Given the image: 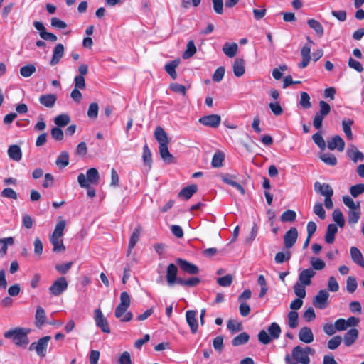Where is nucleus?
<instances>
[{
    "label": "nucleus",
    "instance_id": "nucleus-1",
    "mask_svg": "<svg viewBox=\"0 0 364 364\" xmlns=\"http://www.w3.org/2000/svg\"><path fill=\"white\" fill-rule=\"evenodd\" d=\"M314 350L309 346L304 348L296 346L292 349L291 356L287 354L284 360L287 364H309V355H314Z\"/></svg>",
    "mask_w": 364,
    "mask_h": 364
},
{
    "label": "nucleus",
    "instance_id": "nucleus-2",
    "mask_svg": "<svg viewBox=\"0 0 364 364\" xmlns=\"http://www.w3.org/2000/svg\"><path fill=\"white\" fill-rule=\"evenodd\" d=\"M154 136L159 144V153L163 161L167 164L173 163L174 156L168 151V139L164 129L161 127H157L154 132Z\"/></svg>",
    "mask_w": 364,
    "mask_h": 364
},
{
    "label": "nucleus",
    "instance_id": "nucleus-3",
    "mask_svg": "<svg viewBox=\"0 0 364 364\" xmlns=\"http://www.w3.org/2000/svg\"><path fill=\"white\" fill-rule=\"evenodd\" d=\"M30 331V329L18 327L4 332V336L6 338L11 339L16 346L26 348L29 343L28 334Z\"/></svg>",
    "mask_w": 364,
    "mask_h": 364
},
{
    "label": "nucleus",
    "instance_id": "nucleus-4",
    "mask_svg": "<svg viewBox=\"0 0 364 364\" xmlns=\"http://www.w3.org/2000/svg\"><path fill=\"white\" fill-rule=\"evenodd\" d=\"M281 328L278 323L273 322L267 328V331L262 330L258 333L259 341L264 344H269L272 340L278 339L281 334Z\"/></svg>",
    "mask_w": 364,
    "mask_h": 364
},
{
    "label": "nucleus",
    "instance_id": "nucleus-5",
    "mask_svg": "<svg viewBox=\"0 0 364 364\" xmlns=\"http://www.w3.org/2000/svg\"><path fill=\"white\" fill-rule=\"evenodd\" d=\"M99 173L95 168H89L86 172V176L80 173L77 176V181L82 188H89L90 183H97L99 180Z\"/></svg>",
    "mask_w": 364,
    "mask_h": 364
},
{
    "label": "nucleus",
    "instance_id": "nucleus-6",
    "mask_svg": "<svg viewBox=\"0 0 364 364\" xmlns=\"http://www.w3.org/2000/svg\"><path fill=\"white\" fill-rule=\"evenodd\" d=\"M50 336H44L40 338L37 342L32 343L29 346L30 350H36L38 355L45 357L48 342L50 340Z\"/></svg>",
    "mask_w": 364,
    "mask_h": 364
},
{
    "label": "nucleus",
    "instance_id": "nucleus-7",
    "mask_svg": "<svg viewBox=\"0 0 364 364\" xmlns=\"http://www.w3.org/2000/svg\"><path fill=\"white\" fill-rule=\"evenodd\" d=\"M68 282L64 277H60L57 279L53 284L49 287V293L52 296H59L64 292L68 288Z\"/></svg>",
    "mask_w": 364,
    "mask_h": 364
},
{
    "label": "nucleus",
    "instance_id": "nucleus-8",
    "mask_svg": "<svg viewBox=\"0 0 364 364\" xmlns=\"http://www.w3.org/2000/svg\"><path fill=\"white\" fill-rule=\"evenodd\" d=\"M329 293L326 289H321L313 299V304L319 309H324L328 306Z\"/></svg>",
    "mask_w": 364,
    "mask_h": 364
},
{
    "label": "nucleus",
    "instance_id": "nucleus-9",
    "mask_svg": "<svg viewBox=\"0 0 364 364\" xmlns=\"http://www.w3.org/2000/svg\"><path fill=\"white\" fill-rule=\"evenodd\" d=\"M95 321L96 326L100 328L102 332L106 333H110V328L107 318L104 316L100 309H95L94 311Z\"/></svg>",
    "mask_w": 364,
    "mask_h": 364
},
{
    "label": "nucleus",
    "instance_id": "nucleus-10",
    "mask_svg": "<svg viewBox=\"0 0 364 364\" xmlns=\"http://www.w3.org/2000/svg\"><path fill=\"white\" fill-rule=\"evenodd\" d=\"M298 238V231L294 227L291 228L284 235V246L287 249L291 248Z\"/></svg>",
    "mask_w": 364,
    "mask_h": 364
},
{
    "label": "nucleus",
    "instance_id": "nucleus-11",
    "mask_svg": "<svg viewBox=\"0 0 364 364\" xmlns=\"http://www.w3.org/2000/svg\"><path fill=\"white\" fill-rule=\"evenodd\" d=\"M221 118L218 114L204 116L199 119V122L204 126L215 128L220 124Z\"/></svg>",
    "mask_w": 364,
    "mask_h": 364
},
{
    "label": "nucleus",
    "instance_id": "nucleus-12",
    "mask_svg": "<svg viewBox=\"0 0 364 364\" xmlns=\"http://www.w3.org/2000/svg\"><path fill=\"white\" fill-rule=\"evenodd\" d=\"M128 308L117 306L115 309L114 315L115 317L119 318L122 322H128L133 318V314L131 311H127Z\"/></svg>",
    "mask_w": 364,
    "mask_h": 364
},
{
    "label": "nucleus",
    "instance_id": "nucleus-13",
    "mask_svg": "<svg viewBox=\"0 0 364 364\" xmlns=\"http://www.w3.org/2000/svg\"><path fill=\"white\" fill-rule=\"evenodd\" d=\"M176 263L178 264L180 268L183 272H185L188 274H196L199 272V269L196 265H195L185 259L178 258L176 259Z\"/></svg>",
    "mask_w": 364,
    "mask_h": 364
},
{
    "label": "nucleus",
    "instance_id": "nucleus-14",
    "mask_svg": "<svg viewBox=\"0 0 364 364\" xmlns=\"http://www.w3.org/2000/svg\"><path fill=\"white\" fill-rule=\"evenodd\" d=\"M327 146L330 150L337 149L341 152L344 150L345 141L339 135H335L328 141Z\"/></svg>",
    "mask_w": 364,
    "mask_h": 364
},
{
    "label": "nucleus",
    "instance_id": "nucleus-15",
    "mask_svg": "<svg viewBox=\"0 0 364 364\" xmlns=\"http://www.w3.org/2000/svg\"><path fill=\"white\" fill-rule=\"evenodd\" d=\"M178 269L174 264H170L166 270V281L168 286L172 287L175 284H178V278L177 277Z\"/></svg>",
    "mask_w": 364,
    "mask_h": 364
},
{
    "label": "nucleus",
    "instance_id": "nucleus-16",
    "mask_svg": "<svg viewBox=\"0 0 364 364\" xmlns=\"http://www.w3.org/2000/svg\"><path fill=\"white\" fill-rule=\"evenodd\" d=\"M316 275V272L312 269H306L302 270L299 274L298 282L309 286L311 284V278Z\"/></svg>",
    "mask_w": 364,
    "mask_h": 364
},
{
    "label": "nucleus",
    "instance_id": "nucleus-17",
    "mask_svg": "<svg viewBox=\"0 0 364 364\" xmlns=\"http://www.w3.org/2000/svg\"><path fill=\"white\" fill-rule=\"evenodd\" d=\"M196 311L194 310H188L186 312V319L188 324L192 333H196L198 331V321L196 318Z\"/></svg>",
    "mask_w": 364,
    "mask_h": 364
},
{
    "label": "nucleus",
    "instance_id": "nucleus-18",
    "mask_svg": "<svg viewBox=\"0 0 364 364\" xmlns=\"http://www.w3.org/2000/svg\"><path fill=\"white\" fill-rule=\"evenodd\" d=\"M301 55L302 60L298 64V66L301 69H304L308 66L311 60V46L309 44H306L301 50Z\"/></svg>",
    "mask_w": 364,
    "mask_h": 364
},
{
    "label": "nucleus",
    "instance_id": "nucleus-19",
    "mask_svg": "<svg viewBox=\"0 0 364 364\" xmlns=\"http://www.w3.org/2000/svg\"><path fill=\"white\" fill-rule=\"evenodd\" d=\"M141 232V227L138 225L136 227L130 236L128 245L127 256L131 254L132 250L139 242Z\"/></svg>",
    "mask_w": 364,
    "mask_h": 364
},
{
    "label": "nucleus",
    "instance_id": "nucleus-20",
    "mask_svg": "<svg viewBox=\"0 0 364 364\" xmlns=\"http://www.w3.org/2000/svg\"><path fill=\"white\" fill-rule=\"evenodd\" d=\"M347 156L352 160L354 163H357L358 161L364 160V154L360 151L358 148L351 145L346 151Z\"/></svg>",
    "mask_w": 364,
    "mask_h": 364
},
{
    "label": "nucleus",
    "instance_id": "nucleus-21",
    "mask_svg": "<svg viewBox=\"0 0 364 364\" xmlns=\"http://www.w3.org/2000/svg\"><path fill=\"white\" fill-rule=\"evenodd\" d=\"M359 335L358 330L356 328H351L348 330L343 336V342L348 347L351 346L358 339Z\"/></svg>",
    "mask_w": 364,
    "mask_h": 364
},
{
    "label": "nucleus",
    "instance_id": "nucleus-22",
    "mask_svg": "<svg viewBox=\"0 0 364 364\" xmlns=\"http://www.w3.org/2000/svg\"><path fill=\"white\" fill-rule=\"evenodd\" d=\"M299 340L304 343L314 341V334L309 327H302L299 332Z\"/></svg>",
    "mask_w": 364,
    "mask_h": 364
},
{
    "label": "nucleus",
    "instance_id": "nucleus-23",
    "mask_svg": "<svg viewBox=\"0 0 364 364\" xmlns=\"http://www.w3.org/2000/svg\"><path fill=\"white\" fill-rule=\"evenodd\" d=\"M46 323V314L43 308L38 306L36 308L35 314V325L37 328H41Z\"/></svg>",
    "mask_w": 364,
    "mask_h": 364
},
{
    "label": "nucleus",
    "instance_id": "nucleus-24",
    "mask_svg": "<svg viewBox=\"0 0 364 364\" xmlns=\"http://www.w3.org/2000/svg\"><path fill=\"white\" fill-rule=\"evenodd\" d=\"M64 55V46L61 43L55 46L53 50V56L50 62V65H57Z\"/></svg>",
    "mask_w": 364,
    "mask_h": 364
},
{
    "label": "nucleus",
    "instance_id": "nucleus-25",
    "mask_svg": "<svg viewBox=\"0 0 364 364\" xmlns=\"http://www.w3.org/2000/svg\"><path fill=\"white\" fill-rule=\"evenodd\" d=\"M314 191L320 195L326 197V193L328 194H333V190L328 183H321L318 181L314 183Z\"/></svg>",
    "mask_w": 364,
    "mask_h": 364
},
{
    "label": "nucleus",
    "instance_id": "nucleus-26",
    "mask_svg": "<svg viewBox=\"0 0 364 364\" xmlns=\"http://www.w3.org/2000/svg\"><path fill=\"white\" fill-rule=\"evenodd\" d=\"M9 157L15 161H19L22 158V151L19 146L13 144L8 148Z\"/></svg>",
    "mask_w": 364,
    "mask_h": 364
},
{
    "label": "nucleus",
    "instance_id": "nucleus-27",
    "mask_svg": "<svg viewBox=\"0 0 364 364\" xmlns=\"http://www.w3.org/2000/svg\"><path fill=\"white\" fill-rule=\"evenodd\" d=\"M56 100L57 96L54 94L42 95L39 97L40 103L48 108L53 107Z\"/></svg>",
    "mask_w": 364,
    "mask_h": 364
},
{
    "label": "nucleus",
    "instance_id": "nucleus-28",
    "mask_svg": "<svg viewBox=\"0 0 364 364\" xmlns=\"http://www.w3.org/2000/svg\"><path fill=\"white\" fill-rule=\"evenodd\" d=\"M232 70L236 77L242 76L245 72V60L242 58H237L234 61Z\"/></svg>",
    "mask_w": 364,
    "mask_h": 364
},
{
    "label": "nucleus",
    "instance_id": "nucleus-29",
    "mask_svg": "<svg viewBox=\"0 0 364 364\" xmlns=\"http://www.w3.org/2000/svg\"><path fill=\"white\" fill-rule=\"evenodd\" d=\"M197 190L198 186L195 184H192L182 188L178 193V196L181 198L188 200L195 193H196Z\"/></svg>",
    "mask_w": 364,
    "mask_h": 364
},
{
    "label": "nucleus",
    "instance_id": "nucleus-30",
    "mask_svg": "<svg viewBox=\"0 0 364 364\" xmlns=\"http://www.w3.org/2000/svg\"><path fill=\"white\" fill-rule=\"evenodd\" d=\"M50 241L53 245V251L54 252H63L65 251V247L63 244L62 237L50 236Z\"/></svg>",
    "mask_w": 364,
    "mask_h": 364
},
{
    "label": "nucleus",
    "instance_id": "nucleus-31",
    "mask_svg": "<svg viewBox=\"0 0 364 364\" xmlns=\"http://www.w3.org/2000/svg\"><path fill=\"white\" fill-rule=\"evenodd\" d=\"M238 50V46L236 43H225L223 47V52L229 58H233L236 55Z\"/></svg>",
    "mask_w": 364,
    "mask_h": 364
},
{
    "label": "nucleus",
    "instance_id": "nucleus-32",
    "mask_svg": "<svg viewBox=\"0 0 364 364\" xmlns=\"http://www.w3.org/2000/svg\"><path fill=\"white\" fill-rule=\"evenodd\" d=\"M338 232V228L335 224H329L327 227V231L325 235L326 242L332 244L335 240V235Z\"/></svg>",
    "mask_w": 364,
    "mask_h": 364
},
{
    "label": "nucleus",
    "instance_id": "nucleus-33",
    "mask_svg": "<svg viewBox=\"0 0 364 364\" xmlns=\"http://www.w3.org/2000/svg\"><path fill=\"white\" fill-rule=\"evenodd\" d=\"M232 178H235L233 176H229V175H223L222 176V181L230 186H233L235 188L237 191H239L241 194L244 195L245 191L244 188L238 183L235 181Z\"/></svg>",
    "mask_w": 364,
    "mask_h": 364
},
{
    "label": "nucleus",
    "instance_id": "nucleus-34",
    "mask_svg": "<svg viewBox=\"0 0 364 364\" xmlns=\"http://www.w3.org/2000/svg\"><path fill=\"white\" fill-rule=\"evenodd\" d=\"M178 64H179V60H172V61L168 63L164 66V69H165L166 72L173 80L177 77V73L176 71V68L178 67Z\"/></svg>",
    "mask_w": 364,
    "mask_h": 364
},
{
    "label": "nucleus",
    "instance_id": "nucleus-35",
    "mask_svg": "<svg viewBox=\"0 0 364 364\" xmlns=\"http://www.w3.org/2000/svg\"><path fill=\"white\" fill-rule=\"evenodd\" d=\"M55 164L59 168H64L69 164V154L68 152L62 151L56 159Z\"/></svg>",
    "mask_w": 364,
    "mask_h": 364
},
{
    "label": "nucleus",
    "instance_id": "nucleus-36",
    "mask_svg": "<svg viewBox=\"0 0 364 364\" xmlns=\"http://www.w3.org/2000/svg\"><path fill=\"white\" fill-rule=\"evenodd\" d=\"M307 23L316 32L318 36L321 37L323 35L324 29L319 21L312 18L309 19Z\"/></svg>",
    "mask_w": 364,
    "mask_h": 364
},
{
    "label": "nucleus",
    "instance_id": "nucleus-37",
    "mask_svg": "<svg viewBox=\"0 0 364 364\" xmlns=\"http://www.w3.org/2000/svg\"><path fill=\"white\" fill-rule=\"evenodd\" d=\"M250 336L246 332H242L235 336L231 341L233 346H239L248 342Z\"/></svg>",
    "mask_w": 364,
    "mask_h": 364
},
{
    "label": "nucleus",
    "instance_id": "nucleus-38",
    "mask_svg": "<svg viewBox=\"0 0 364 364\" xmlns=\"http://www.w3.org/2000/svg\"><path fill=\"white\" fill-rule=\"evenodd\" d=\"M14 242L12 237L0 239V255L4 257L7 253L8 245H12Z\"/></svg>",
    "mask_w": 364,
    "mask_h": 364
},
{
    "label": "nucleus",
    "instance_id": "nucleus-39",
    "mask_svg": "<svg viewBox=\"0 0 364 364\" xmlns=\"http://www.w3.org/2000/svg\"><path fill=\"white\" fill-rule=\"evenodd\" d=\"M360 208L348 211V222L350 225L356 224L360 218Z\"/></svg>",
    "mask_w": 364,
    "mask_h": 364
},
{
    "label": "nucleus",
    "instance_id": "nucleus-40",
    "mask_svg": "<svg viewBox=\"0 0 364 364\" xmlns=\"http://www.w3.org/2000/svg\"><path fill=\"white\" fill-rule=\"evenodd\" d=\"M350 252L351 259H353V261L355 263L360 265L362 262H364L363 255L357 247H350Z\"/></svg>",
    "mask_w": 364,
    "mask_h": 364
},
{
    "label": "nucleus",
    "instance_id": "nucleus-41",
    "mask_svg": "<svg viewBox=\"0 0 364 364\" xmlns=\"http://www.w3.org/2000/svg\"><path fill=\"white\" fill-rule=\"evenodd\" d=\"M65 225H66L65 220H58L55 227L54 231L50 236L62 237L63 235L64 230L65 228Z\"/></svg>",
    "mask_w": 364,
    "mask_h": 364
},
{
    "label": "nucleus",
    "instance_id": "nucleus-42",
    "mask_svg": "<svg viewBox=\"0 0 364 364\" xmlns=\"http://www.w3.org/2000/svg\"><path fill=\"white\" fill-rule=\"evenodd\" d=\"M321 160L323 161L326 164L329 166H336L337 164V159L332 154L324 153L321 154L319 156Z\"/></svg>",
    "mask_w": 364,
    "mask_h": 364
},
{
    "label": "nucleus",
    "instance_id": "nucleus-43",
    "mask_svg": "<svg viewBox=\"0 0 364 364\" xmlns=\"http://www.w3.org/2000/svg\"><path fill=\"white\" fill-rule=\"evenodd\" d=\"M196 53V48L194 44L193 41H190L188 42L186 46V49L183 53V59H188L191 58Z\"/></svg>",
    "mask_w": 364,
    "mask_h": 364
},
{
    "label": "nucleus",
    "instance_id": "nucleus-44",
    "mask_svg": "<svg viewBox=\"0 0 364 364\" xmlns=\"http://www.w3.org/2000/svg\"><path fill=\"white\" fill-rule=\"evenodd\" d=\"M306 287L305 285L296 282L293 287L295 295L300 299H304L306 297Z\"/></svg>",
    "mask_w": 364,
    "mask_h": 364
},
{
    "label": "nucleus",
    "instance_id": "nucleus-45",
    "mask_svg": "<svg viewBox=\"0 0 364 364\" xmlns=\"http://www.w3.org/2000/svg\"><path fill=\"white\" fill-rule=\"evenodd\" d=\"M224 154L221 151H217L214 154L213 157L212 159V166L214 168H219L222 166L223 162L224 161Z\"/></svg>",
    "mask_w": 364,
    "mask_h": 364
},
{
    "label": "nucleus",
    "instance_id": "nucleus-46",
    "mask_svg": "<svg viewBox=\"0 0 364 364\" xmlns=\"http://www.w3.org/2000/svg\"><path fill=\"white\" fill-rule=\"evenodd\" d=\"M200 283V279L198 277H191L188 279H183L178 277V284L184 287H195Z\"/></svg>",
    "mask_w": 364,
    "mask_h": 364
},
{
    "label": "nucleus",
    "instance_id": "nucleus-47",
    "mask_svg": "<svg viewBox=\"0 0 364 364\" xmlns=\"http://www.w3.org/2000/svg\"><path fill=\"white\" fill-rule=\"evenodd\" d=\"M299 314L296 311H291L288 314V325L291 328H295L298 326Z\"/></svg>",
    "mask_w": 364,
    "mask_h": 364
},
{
    "label": "nucleus",
    "instance_id": "nucleus-48",
    "mask_svg": "<svg viewBox=\"0 0 364 364\" xmlns=\"http://www.w3.org/2000/svg\"><path fill=\"white\" fill-rule=\"evenodd\" d=\"M353 124V120L348 119L347 120H343L342 127L345 134L348 139H352L353 134L351 131V126Z\"/></svg>",
    "mask_w": 364,
    "mask_h": 364
},
{
    "label": "nucleus",
    "instance_id": "nucleus-49",
    "mask_svg": "<svg viewBox=\"0 0 364 364\" xmlns=\"http://www.w3.org/2000/svg\"><path fill=\"white\" fill-rule=\"evenodd\" d=\"M36 70V69L34 65L28 64L21 68L20 74L24 77H28L31 76Z\"/></svg>",
    "mask_w": 364,
    "mask_h": 364
},
{
    "label": "nucleus",
    "instance_id": "nucleus-50",
    "mask_svg": "<svg viewBox=\"0 0 364 364\" xmlns=\"http://www.w3.org/2000/svg\"><path fill=\"white\" fill-rule=\"evenodd\" d=\"M334 222L341 228H343L345 225V219L342 212L336 209L332 214Z\"/></svg>",
    "mask_w": 364,
    "mask_h": 364
},
{
    "label": "nucleus",
    "instance_id": "nucleus-51",
    "mask_svg": "<svg viewBox=\"0 0 364 364\" xmlns=\"http://www.w3.org/2000/svg\"><path fill=\"white\" fill-rule=\"evenodd\" d=\"M296 212L292 210H287L284 211L281 217L280 220L282 222H294L296 220Z\"/></svg>",
    "mask_w": 364,
    "mask_h": 364
},
{
    "label": "nucleus",
    "instance_id": "nucleus-52",
    "mask_svg": "<svg viewBox=\"0 0 364 364\" xmlns=\"http://www.w3.org/2000/svg\"><path fill=\"white\" fill-rule=\"evenodd\" d=\"M310 264L312 267L311 269H314L315 272L316 270H322L326 267L324 261L316 257H311L310 259Z\"/></svg>",
    "mask_w": 364,
    "mask_h": 364
},
{
    "label": "nucleus",
    "instance_id": "nucleus-53",
    "mask_svg": "<svg viewBox=\"0 0 364 364\" xmlns=\"http://www.w3.org/2000/svg\"><path fill=\"white\" fill-rule=\"evenodd\" d=\"M70 121V117L65 114L58 115L54 119V122L58 127H65L69 124Z\"/></svg>",
    "mask_w": 364,
    "mask_h": 364
},
{
    "label": "nucleus",
    "instance_id": "nucleus-54",
    "mask_svg": "<svg viewBox=\"0 0 364 364\" xmlns=\"http://www.w3.org/2000/svg\"><path fill=\"white\" fill-rule=\"evenodd\" d=\"M343 202L345 204V205H346L349 208V210H355L360 208V202L355 203L349 196H344L343 197Z\"/></svg>",
    "mask_w": 364,
    "mask_h": 364
},
{
    "label": "nucleus",
    "instance_id": "nucleus-55",
    "mask_svg": "<svg viewBox=\"0 0 364 364\" xmlns=\"http://www.w3.org/2000/svg\"><path fill=\"white\" fill-rule=\"evenodd\" d=\"M142 158L144 163L148 165L149 167H151V164L152 162L151 153L149 146L146 144H145L143 147Z\"/></svg>",
    "mask_w": 364,
    "mask_h": 364
},
{
    "label": "nucleus",
    "instance_id": "nucleus-56",
    "mask_svg": "<svg viewBox=\"0 0 364 364\" xmlns=\"http://www.w3.org/2000/svg\"><path fill=\"white\" fill-rule=\"evenodd\" d=\"M314 143L321 149L324 150L326 147V142L320 132H316L312 136Z\"/></svg>",
    "mask_w": 364,
    "mask_h": 364
},
{
    "label": "nucleus",
    "instance_id": "nucleus-57",
    "mask_svg": "<svg viewBox=\"0 0 364 364\" xmlns=\"http://www.w3.org/2000/svg\"><path fill=\"white\" fill-rule=\"evenodd\" d=\"M99 107L97 103L92 102L90 105L87 110V116L90 119H95L98 115Z\"/></svg>",
    "mask_w": 364,
    "mask_h": 364
},
{
    "label": "nucleus",
    "instance_id": "nucleus-58",
    "mask_svg": "<svg viewBox=\"0 0 364 364\" xmlns=\"http://www.w3.org/2000/svg\"><path fill=\"white\" fill-rule=\"evenodd\" d=\"M301 106L305 109H309L311 107L310 96L307 92H302L299 102Z\"/></svg>",
    "mask_w": 364,
    "mask_h": 364
},
{
    "label": "nucleus",
    "instance_id": "nucleus-59",
    "mask_svg": "<svg viewBox=\"0 0 364 364\" xmlns=\"http://www.w3.org/2000/svg\"><path fill=\"white\" fill-rule=\"evenodd\" d=\"M364 192V184L359 183L354 186H352L350 188V193L351 196L354 198L358 197L359 195L362 194Z\"/></svg>",
    "mask_w": 364,
    "mask_h": 364
},
{
    "label": "nucleus",
    "instance_id": "nucleus-60",
    "mask_svg": "<svg viewBox=\"0 0 364 364\" xmlns=\"http://www.w3.org/2000/svg\"><path fill=\"white\" fill-rule=\"evenodd\" d=\"M341 341L340 336H335L328 341L327 346L330 350H335L341 345Z\"/></svg>",
    "mask_w": 364,
    "mask_h": 364
},
{
    "label": "nucleus",
    "instance_id": "nucleus-61",
    "mask_svg": "<svg viewBox=\"0 0 364 364\" xmlns=\"http://www.w3.org/2000/svg\"><path fill=\"white\" fill-rule=\"evenodd\" d=\"M357 281L353 277H348L346 281V289L348 292L352 294L357 288Z\"/></svg>",
    "mask_w": 364,
    "mask_h": 364
},
{
    "label": "nucleus",
    "instance_id": "nucleus-62",
    "mask_svg": "<svg viewBox=\"0 0 364 364\" xmlns=\"http://www.w3.org/2000/svg\"><path fill=\"white\" fill-rule=\"evenodd\" d=\"M227 327L231 333H235L242 330V324L233 320H229L227 323Z\"/></svg>",
    "mask_w": 364,
    "mask_h": 364
},
{
    "label": "nucleus",
    "instance_id": "nucleus-63",
    "mask_svg": "<svg viewBox=\"0 0 364 364\" xmlns=\"http://www.w3.org/2000/svg\"><path fill=\"white\" fill-rule=\"evenodd\" d=\"M232 282V277L231 274H227L224 277L217 279V283L221 287H229Z\"/></svg>",
    "mask_w": 364,
    "mask_h": 364
},
{
    "label": "nucleus",
    "instance_id": "nucleus-64",
    "mask_svg": "<svg viewBox=\"0 0 364 364\" xmlns=\"http://www.w3.org/2000/svg\"><path fill=\"white\" fill-rule=\"evenodd\" d=\"M314 213L318 216L321 219L323 220L326 218V211L323 208L321 203H316L314 206Z\"/></svg>",
    "mask_w": 364,
    "mask_h": 364
}]
</instances>
